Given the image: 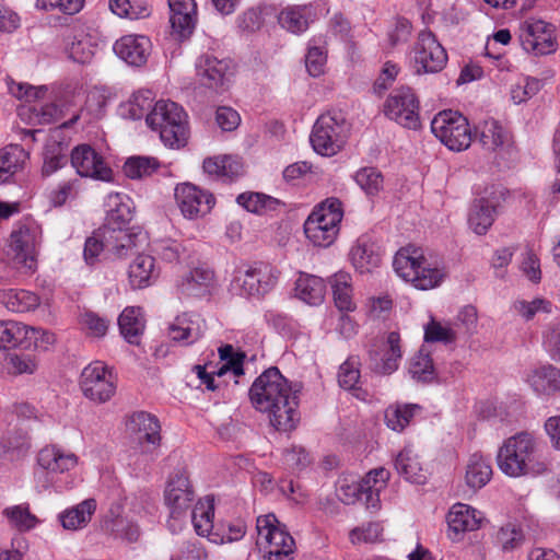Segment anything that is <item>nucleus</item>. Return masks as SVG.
<instances>
[{
    "label": "nucleus",
    "instance_id": "nucleus-1",
    "mask_svg": "<svg viewBox=\"0 0 560 560\" xmlns=\"http://www.w3.org/2000/svg\"><path fill=\"white\" fill-rule=\"evenodd\" d=\"M254 408L268 415L279 431H291L299 422L298 396L278 368L264 371L249 388Z\"/></svg>",
    "mask_w": 560,
    "mask_h": 560
},
{
    "label": "nucleus",
    "instance_id": "nucleus-2",
    "mask_svg": "<svg viewBox=\"0 0 560 560\" xmlns=\"http://www.w3.org/2000/svg\"><path fill=\"white\" fill-rule=\"evenodd\" d=\"M498 466L510 477L541 475L549 470L550 464L542 457L536 439L527 432L506 439L497 455Z\"/></svg>",
    "mask_w": 560,
    "mask_h": 560
},
{
    "label": "nucleus",
    "instance_id": "nucleus-3",
    "mask_svg": "<svg viewBox=\"0 0 560 560\" xmlns=\"http://www.w3.org/2000/svg\"><path fill=\"white\" fill-rule=\"evenodd\" d=\"M393 267L398 277L420 290L433 289L443 281L445 272L429 264L421 247L407 245L394 256Z\"/></svg>",
    "mask_w": 560,
    "mask_h": 560
},
{
    "label": "nucleus",
    "instance_id": "nucleus-4",
    "mask_svg": "<svg viewBox=\"0 0 560 560\" xmlns=\"http://www.w3.org/2000/svg\"><path fill=\"white\" fill-rule=\"evenodd\" d=\"M147 125L160 133L163 143L170 148H180L188 140L187 114L177 103L161 100L147 115Z\"/></svg>",
    "mask_w": 560,
    "mask_h": 560
},
{
    "label": "nucleus",
    "instance_id": "nucleus-5",
    "mask_svg": "<svg viewBox=\"0 0 560 560\" xmlns=\"http://www.w3.org/2000/svg\"><path fill=\"white\" fill-rule=\"evenodd\" d=\"M342 217L340 200L328 198L308 215L304 222V233L315 246L327 247L335 242Z\"/></svg>",
    "mask_w": 560,
    "mask_h": 560
},
{
    "label": "nucleus",
    "instance_id": "nucleus-6",
    "mask_svg": "<svg viewBox=\"0 0 560 560\" xmlns=\"http://www.w3.org/2000/svg\"><path fill=\"white\" fill-rule=\"evenodd\" d=\"M9 90L13 96L25 100V103L18 107V116L22 122L31 126L47 125L58 117L57 105L42 102L47 93L46 86L13 82Z\"/></svg>",
    "mask_w": 560,
    "mask_h": 560
},
{
    "label": "nucleus",
    "instance_id": "nucleus-7",
    "mask_svg": "<svg viewBox=\"0 0 560 560\" xmlns=\"http://www.w3.org/2000/svg\"><path fill=\"white\" fill-rule=\"evenodd\" d=\"M117 381L113 369L96 360L82 370L79 385L86 399L95 404H105L116 394Z\"/></svg>",
    "mask_w": 560,
    "mask_h": 560
},
{
    "label": "nucleus",
    "instance_id": "nucleus-8",
    "mask_svg": "<svg viewBox=\"0 0 560 560\" xmlns=\"http://www.w3.org/2000/svg\"><path fill=\"white\" fill-rule=\"evenodd\" d=\"M138 237L139 234H125L119 230L100 228L85 241L84 259L89 265H93L103 250L117 258H122L137 246Z\"/></svg>",
    "mask_w": 560,
    "mask_h": 560
},
{
    "label": "nucleus",
    "instance_id": "nucleus-9",
    "mask_svg": "<svg viewBox=\"0 0 560 560\" xmlns=\"http://www.w3.org/2000/svg\"><path fill=\"white\" fill-rule=\"evenodd\" d=\"M347 137L346 119L339 113L320 115L310 137L313 149L325 156H332L341 150Z\"/></svg>",
    "mask_w": 560,
    "mask_h": 560
},
{
    "label": "nucleus",
    "instance_id": "nucleus-10",
    "mask_svg": "<svg viewBox=\"0 0 560 560\" xmlns=\"http://www.w3.org/2000/svg\"><path fill=\"white\" fill-rule=\"evenodd\" d=\"M256 528L257 544L268 548L267 560H292L294 539L273 514L258 516Z\"/></svg>",
    "mask_w": 560,
    "mask_h": 560
},
{
    "label": "nucleus",
    "instance_id": "nucleus-11",
    "mask_svg": "<svg viewBox=\"0 0 560 560\" xmlns=\"http://www.w3.org/2000/svg\"><path fill=\"white\" fill-rule=\"evenodd\" d=\"M433 135L450 150L463 151L471 143V129L468 120L460 113L443 110L434 116L431 121Z\"/></svg>",
    "mask_w": 560,
    "mask_h": 560
},
{
    "label": "nucleus",
    "instance_id": "nucleus-12",
    "mask_svg": "<svg viewBox=\"0 0 560 560\" xmlns=\"http://www.w3.org/2000/svg\"><path fill=\"white\" fill-rule=\"evenodd\" d=\"M40 233L36 226L20 225L10 235L8 256L19 270L33 272L36 269L37 245Z\"/></svg>",
    "mask_w": 560,
    "mask_h": 560
},
{
    "label": "nucleus",
    "instance_id": "nucleus-13",
    "mask_svg": "<svg viewBox=\"0 0 560 560\" xmlns=\"http://www.w3.org/2000/svg\"><path fill=\"white\" fill-rule=\"evenodd\" d=\"M412 51L413 69L417 74L436 73L446 66V50L431 31L419 33Z\"/></svg>",
    "mask_w": 560,
    "mask_h": 560
},
{
    "label": "nucleus",
    "instance_id": "nucleus-14",
    "mask_svg": "<svg viewBox=\"0 0 560 560\" xmlns=\"http://www.w3.org/2000/svg\"><path fill=\"white\" fill-rule=\"evenodd\" d=\"M384 114L390 120L409 128L420 127L419 101L408 86L394 90L384 103Z\"/></svg>",
    "mask_w": 560,
    "mask_h": 560
},
{
    "label": "nucleus",
    "instance_id": "nucleus-15",
    "mask_svg": "<svg viewBox=\"0 0 560 560\" xmlns=\"http://www.w3.org/2000/svg\"><path fill=\"white\" fill-rule=\"evenodd\" d=\"M176 205L185 219L203 218L215 205L214 196L190 183L177 184L174 191Z\"/></svg>",
    "mask_w": 560,
    "mask_h": 560
},
{
    "label": "nucleus",
    "instance_id": "nucleus-16",
    "mask_svg": "<svg viewBox=\"0 0 560 560\" xmlns=\"http://www.w3.org/2000/svg\"><path fill=\"white\" fill-rule=\"evenodd\" d=\"M279 278V271L269 264L259 262L235 277L236 285L243 294L262 296L270 292Z\"/></svg>",
    "mask_w": 560,
    "mask_h": 560
},
{
    "label": "nucleus",
    "instance_id": "nucleus-17",
    "mask_svg": "<svg viewBox=\"0 0 560 560\" xmlns=\"http://www.w3.org/2000/svg\"><path fill=\"white\" fill-rule=\"evenodd\" d=\"M518 38L523 49L534 55H548L556 50L552 25L541 20L523 22Z\"/></svg>",
    "mask_w": 560,
    "mask_h": 560
},
{
    "label": "nucleus",
    "instance_id": "nucleus-18",
    "mask_svg": "<svg viewBox=\"0 0 560 560\" xmlns=\"http://www.w3.org/2000/svg\"><path fill=\"white\" fill-rule=\"evenodd\" d=\"M71 164L81 177L110 182L113 171L103 156L89 144H80L71 151Z\"/></svg>",
    "mask_w": 560,
    "mask_h": 560
},
{
    "label": "nucleus",
    "instance_id": "nucleus-19",
    "mask_svg": "<svg viewBox=\"0 0 560 560\" xmlns=\"http://www.w3.org/2000/svg\"><path fill=\"white\" fill-rule=\"evenodd\" d=\"M127 431L142 447L143 453L153 452L161 442L159 419L147 411L133 412L127 420Z\"/></svg>",
    "mask_w": 560,
    "mask_h": 560
},
{
    "label": "nucleus",
    "instance_id": "nucleus-20",
    "mask_svg": "<svg viewBox=\"0 0 560 560\" xmlns=\"http://www.w3.org/2000/svg\"><path fill=\"white\" fill-rule=\"evenodd\" d=\"M195 499V491L184 470L173 474L164 491V500L170 509L171 516L178 518L190 508Z\"/></svg>",
    "mask_w": 560,
    "mask_h": 560
},
{
    "label": "nucleus",
    "instance_id": "nucleus-21",
    "mask_svg": "<svg viewBox=\"0 0 560 560\" xmlns=\"http://www.w3.org/2000/svg\"><path fill=\"white\" fill-rule=\"evenodd\" d=\"M196 71L201 84L215 91L224 90L233 73L230 60L208 54L198 58Z\"/></svg>",
    "mask_w": 560,
    "mask_h": 560
},
{
    "label": "nucleus",
    "instance_id": "nucleus-22",
    "mask_svg": "<svg viewBox=\"0 0 560 560\" xmlns=\"http://www.w3.org/2000/svg\"><path fill=\"white\" fill-rule=\"evenodd\" d=\"M103 530L114 538L136 542L141 534L137 521L129 514H121L120 505H112L102 523Z\"/></svg>",
    "mask_w": 560,
    "mask_h": 560
},
{
    "label": "nucleus",
    "instance_id": "nucleus-23",
    "mask_svg": "<svg viewBox=\"0 0 560 560\" xmlns=\"http://www.w3.org/2000/svg\"><path fill=\"white\" fill-rule=\"evenodd\" d=\"M167 3L173 34L179 39L189 37L197 22L195 0H167Z\"/></svg>",
    "mask_w": 560,
    "mask_h": 560
},
{
    "label": "nucleus",
    "instance_id": "nucleus-24",
    "mask_svg": "<svg viewBox=\"0 0 560 560\" xmlns=\"http://www.w3.org/2000/svg\"><path fill=\"white\" fill-rule=\"evenodd\" d=\"M151 43L145 36L126 35L114 45L115 54L130 66L144 65L150 55Z\"/></svg>",
    "mask_w": 560,
    "mask_h": 560
},
{
    "label": "nucleus",
    "instance_id": "nucleus-25",
    "mask_svg": "<svg viewBox=\"0 0 560 560\" xmlns=\"http://www.w3.org/2000/svg\"><path fill=\"white\" fill-rule=\"evenodd\" d=\"M68 162V143L58 129L51 131L45 142L43 152V176H50Z\"/></svg>",
    "mask_w": 560,
    "mask_h": 560
},
{
    "label": "nucleus",
    "instance_id": "nucleus-26",
    "mask_svg": "<svg viewBox=\"0 0 560 560\" xmlns=\"http://www.w3.org/2000/svg\"><path fill=\"white\" fill-rule=\"evenodd\" d=\"M205 331V322L196 314L178 315L168 326V336L173 341L189 346L198 341Z\"/></svg>",
    "mask_w": 560,
    "mask_h": 560
},
{
    "label": "nucleus",
    "instance_id": "nucleus-27",
    "mask_svg": "<svg viewBox=\"0 0 560 560\" xmlns=\"http://www.w3.org/2000/svg\"><path fill=\"white\" fill-rule=\"evenodd\" d=\"M350 259L355 270L360 273L372 272L381 265V248L369 236L363 235L351 247Z\"/></svg>",
    "mask_w": 560,
    "mask_h": 560
},
{
    "label": "nucleus",
    "instance_id": "nucleus-28",
    "mask_svg": "<svg viewBox=\"0 0 560 560\" xmlns=\"http://www.w3.org/2000/svg\"><path fill=\"white\" fill-rule=\"evenodd\" d=\"M317 18L316 10L311 4L290 5L279 14V23L293 34L304 33Z\"/></svg>",
    "mask_w": 560,
    "mask_h": 560
},
{
    "label": "nucleus",
    "instance_id": "nucleus-29",
    "mask_svg": "<svg viewBox=\"0 0 560 560\" xmlns=\"http://www.w3.org/2000/svg\"><path fill=\"white\" fill-rule=\"evenodd\" d=\"M108 207L109 209L107 211L105 223L102 228H108L115 231L119 230L125 234H133L127 228L132 219L129 198L121 194L109 196Z\"/></svg>",
    "mask_w": 560,
    "mask_h": 560
},
{
    "label": "nucleus",
    "instance_id": "nucleus-30",
    "mask_svg": "<svg viewBox=\"0 0 560 560\" xmlns=\"http://www.w3.org/2000/svg\"><path fill=\"white\" fill-rule=\"evenodd\" d=\"M481 520V512L463 503L454 504L447 514L448 529L456 535L478 529Z\"/></svg>",
    "mask_w": 560,
    "mask_h": 560
},
{
    "label": "nucleus",
    "instance_id": "nucleus-31",
    "mask_svg": "<svg viewBox=\"0 0 560 560\" xmlns=\"http://www.w3.org/2000/svg\"><path fill=\"white\" fill-rule=\"evenodd\" d=\"M390 472L383 468H375L361 480L362 491L359 501H364L368 509L380 508V492L386 487Z\"/></svg>",
    "mask_w": 560,
    "mask_h": 560
},
{
    "label": "nucleus",
    "instance_id": "nucleus-32",
    "mask_svg": "<svg viewBox=\"0 0 560 560\" xmlns=\"http://www.w3.org/2000/svg\"><path fill=\"white\" fill-rule=\"evenodd\" d=\"M128 277L133 289L151 285L159 277L155 259L150 255H138L129 265Z\"/></svg>",
    "mask_w": 560,
    "mask_h": 560
},
{
    "label": "nucleus",
    "instance_id": "nucleus-33",
    "mask_svg": "<svg viewBox=\"0 0 560 560\" xmlns=\"http://www.w3.org/2000/svg\"><path fill=\"white\" fill-rule=\"evenodd\" d=\"M497 214V202L489 198H478L474 201L468 222L474 232L483 235L493 224Z\"/></svg>",
    "mask_w": 560,
    "mask_h": 560
},
{
    "label": "nucleus",
    "instance_id": "nucleus-34",
    "mask_svg": "<svg viewBox=\"0 0 560 560\" xmlns=\"http://www.w3.org/2000/svg\"><path fill=\"white\" fill-rule=\"evenodd\" d=\"M37 462L46 470L65 472L77 466L78 457L56 446H45L39 451Z\"/></svg>",
    "mask_w": 560,
    "mask_h": 560
},
{
    "label": "nucleus",
    "instance_id": "nucleus-35",
    "mask_svg": "<svg viewBox=\"0 0 560 560\" xmlns=\"http://www.w3.org/2000/svg\"><path fill=\"white\" fill-rule=\"evenodd\" d=\"M121 336L131 345H138L145 327L142 308L139 306L126 307L118 317Z\"/></svg>",
    "mask_w": 560,
    "mask_h": 560
},
{
    "label": "nucleus",
    "instance_id": "nucleus-36",
    "mask_svg": "<svg viewBox=\"0 0 560 560\" xmlns=\"http://www.w3.org/2000/svg\"><path fill=\"white\" fill-rule=\"evenodd\" d=\"M96 511V501L86 499L59 514V521L65 529L78 530L84 528Z\"/></svg>",
    "mask_w": 560,
    "mask_h": 560
},
{
    "label": "nucleus",
    "instance_id": "nucleus-37",
    "mask_svg": "<svg viewBox=\"0 0 560 560\" xmlns=\"http://www.w3.org/2000/svg\"><path fill=\"white\" fill-rule=\"evenodd\" d=\"M28 159V152L20 144L0 150V184L8 182Z\"/></svg>",
    "mask_w": 560,
    "mask_h": 560
},
{
    "label": "nucleus",
    "instance_id": "nucleus-38",
    "mask_svg": "<svg viewBox=\"0 0 560 560\" xmlns=\"http://www.w3.org/2000/svg\"><path fill=\"white\" fill-rule=\"evenodd\" d=\"M325 283L322 278L301 273L295 282V294L310 305H318L324 301Z\"/></svg>",
    "mask_w": 560,
    "mask_h": 560
},
{
    "label": "nucleus",
    "instance_id": "nucleus-39",
    "mask_svg": "<svg viewBox=\"0 0 560 560\" xmlns=\"http://www.w3.org/2000/svg\"><path fill=\"white\" fill-rule=\"evenodd\" d=\"M492 477V467L488 459L480 454H472L467 463L465 481L466 485L474 489H481Z\"/></svg>",
    "mask_w": 560,
    "mask_h": 560
},
{
    "label": "nucleus",
    "instance_id": "nucleus-40",
    "mask_svg": "<svg viewBox=\"0 0 560 560\" xmlns=\"http://www.w3.org/2000/svg\"><path fill=\"white\" fill-rule=\"evenodd\" d=\"M479 142L487 151L494 152L509 143V135L494 119L485 120L478 128Z\"/></svg>",
    "mask_w": 560,
    "mask_h": 560
},
{
    "label": "nucleus",
    "instance_id": "nucleus-41",
    "mask_svg": "<svg viewBox=\"0 0 560 560\" xmlns=\"http://www.w3.org/2000/svg\"><path fill=\"white\" fill-rule=\"evenodd\" d=\"M422 410L418 404H395L385 410L386 425L393 431H402L411 421V419Z\"/></svg>",
    "mask_w": 560,
    "mask_h": 560
},
{
    "label": "nucleus",
    "instance_id": "nucleus-42",
    "mask_svg": "<svg viewBox=\"0 0 560 560\" xmlns=\"http://www.w3.org/2000/svg\"><path fill=\"white\" fill-rule=\"evenodd\" d=\"M214 500L207 495L200 499L192 509L191 522L199 536L210 535L213 528Z\"/></svg>",
    "mask_w": 560,
    "mask_h": 560
},
{
    "label": "nucleus",
    "instance_id": "nucleus-43",
    "mask_svg": "<svg viewBox=\"0 0 560 560\" xmlns=\"http://www.w3.org/2000/svg\"><path fill=\"white\" fill-rule=\"evenodd\" d=\"M395 468L408 481L422 483L425 480L423 468L411 448H404L396 457Z\"/></svg>",
    "mask_w": 560,
    "mask_h": 560
},
{
    "label": "nucleus",
    "instance_id": "nucleus-44",
    "mask_svg": "<svg viewBox=\"0 0 560 560\" xmlns=\"http://www.w3.org/2000/svg\"><path fill=\"white\" fill-rule=\"evenodd\" d=\"M528 383L538 394H551L560 389V370L552 366H541L528 376Z\"/></svg>",
    "mask_w": 560,
    "mask_h": 560
},
{
    "label": "nucleus",
    "instance_id": "nucleus-45",
    "mask_svg": "<svg viewBox=\"0 0 560 560\" xmlns=\"http://www.w3.org/2000/svg\"><path fill=\"white\" fill-rule=\"evenodd\" d=\"M213 280V272L203 269L196 268L190 270L180 281L178 288L185 295H201L203 294Z\"/></svg>",
    "mask_w": 560,
    "mask_h": 560
},
{
    "label": "nucleus",
    "instance_id": "nucleus-46",
    "mask_svg": "<svg viewBox=\"0 0 560 560\" xmlns=\"http://www.w3.org/2000/svg\"><path fill=\"white\" fill-rule=\"evenodd\" d=\"M401 358L400 336L398 332L392 331L387 336L386 349L381 363L376 366V371L384 375L394 373L398 369Z\"/></svg>",
    "mask_w": 560,
    "mask_h": 560
},
{
    "label": "nucleus",
    "instance_id": "nucleus-47",
    "mask_svg": "<svg viewBox=\"0 0 560 560\" xmlns=\"http://www.w3.org/2000/svg\"><path fill=\"white\" fill-rule=\"evenodd\" d=\"M153 94L150 90L139 91L132 97L119 107L120 115L133 120L147 117L152 109Z\"/></svg>",
    "mask_w": 560,
    "mask_h": 560
},
{
    "label": "nucleus",
    "instance_id": "nucleus-48",
    "mask_svg": "<svg viewBox=\"0 0 560 560\" xmlns=\"http://www.w3.org/2000/svg\"><path fill=\"white\" fill-rule=\"evenodd\" d=\"M330 283L335 305L342 312L352 311L354 304L352 302L351 277L346 272H339L331 278Z\"/></svg>",
    "mask_w": 560,
    "mask_h": 560
},
{
    "label": "nucleus",
    "instance_id": "nucleus-49",
    "mask_svg": "<svg viewBox=\"0 0 560 560\" xmlns=\"http://www.w3.org/2000/svg\"><path fill=\"white\" fill-rule=\"evenodd\" d=\"M2 514L9 524L20 532L31 530L38 523V518L31 512L28 503L5 508Z\"/></svg>",
    "mask_w": 560,
    "mask_h": 560
},
{
    "label": "nucleus",
    "instance_id": "nucleus-50",
    "mask_svg": "<svg viewBox=\"0 0 560 560\" xmlns=\"http://www.w3.org/2000/svg\"><path fill=\"white\" fill-rule=\"evenodd\" d=\"M3 304L9 311L24 313L35 310L39 305V299L33 292L10 289L3 294Z\"/></svg>",
    "mask_w": 560,
    "mask_h": 560
},
{
    "label": "nucleus",
    "instance_id": "nucleus-51",
    "mask_svg": "<svg viewBox=\"0 0 560 560\" xmlns=\"http://www.w3.org/2000/svg\"><path fill=\"white\" fill-rule=\"evenodd\" d=\"M96 45L92 37L84 33L75 34L67 46L69 58L79 63L89 62L94 56Z\"/></svg>",
    "mask_w": 560,
    "mask_h": 560
},
{
    "label": "nucleus",
    "instance_id": "nucleus-52",
    "mask_svg": "<svg viewBox=\"0 0 560 560\" xmlns=\"http://www.w3.org/2000/svg\"><path fill=\"white\" fill-rule=\"evenodd\" d=\"M203 171L219 178L232 179L240 174V163L231 156L208 158L202 164Z\"/></svg>",
    "mask_w": 560,
    "mask_h": 560
},
{
    "label": "nucleus",
    "instance_id": "nucleus-53",
    "mask_svg": "<svg viewBox=\"0 0 560 560\" xmlns=\"http://www.w3.org/2000/svg\"><path fill=\"white\" fill-rule=\"evenodd\" d=\"M361 361L358 355H350L340 366L338 371L339 386L346 390L357 392L360 389L359 382Z\"/></svg>",
    "mask_w": 560,
    "mask_h": 560
},
{
    "label": "nucleus",
    "instance_id": "nucleus-54",
    "mask_svg": "<svg viewBox=\"0 0 560 560\" xmlns=\"http://www.w3.org/2000/svg\"><path fill=\"white\" fill-rule=\"evenodd\" d=\"M160 167V162L150 156H131L124 164V173L131 179H140L152 175Z\"/></svg>",
    "mask_w": 560,
    "mask_h": 560
},
{
    "label": "nucleus",
    "instance_id": "nucleus-55",
    "mask_svg": "<svg viewBox=\"0 0 560 560\" xmlns=\"http://www.w3.org/2000/svg\"><path fill=\"white\" fill-rule=\"evenodd\" d=\"M236 201L247 211L257 214L275 210L279 203L277 199L260 192H243L237 196Z\"/></svg>",
    "mask_w": 560,
    "mask_h": 560
},
{
    "label": "nucleus",
    "instance_id": "nucleus-56",
    "mask_svg": "<svg viewBox=\"0 0 560 560\" xmlns=\"http://www.w3.org/2000/svg\"><path fill=\"white\" fill-rule=\"evenodd\" d=\"M28 336V327L14 320L0 322V349L14 348Z\"/></svg>",
    "mask_w": 560,
    "mask_h": 560
},
{
    "label": "nucleus",
    "instance_id": "nucleus-57",
    "mask_svg": "<svg viewBox=\"0 0 560 560\" xmlns=\"http://www.w3.org/2000/svg\"><path fill=\"white\" fill-rule=\"evenodd\" d=\"M409 374L413 380L421 383H430L435 378V369L429 353L420 350L411 359Z\"/></svg>",
    "mask_w": 560,
    "mask_h": 560
},
{
    "label": "nucleus",
    "instance_id": "nucleus-58",
    "mask_svg": "<svg viewBox=\"0 0 560 560\" xmlns=\"http://www.w3.org/2000/svg\"><path fill=\"white\" fill-rule=\"evenodd\" d=\"M355 183L368 196H376L383 189V175L375 167H363L354 175Z\"/></svg>",
    "mask_w": 560,
    "mask_h": 560
},
{
    "label": "nucleus",
    "instance_id": "nucleus-59",
    "mask_svg": "<svg viewBox=\"0 0 560 560\" xmlns=\"http://www.w3.org/2000/svg\"><path fill=\"white\" fill-rule=\"evenodd\" d=\"M524 540L522 529L515 524H506L502 526L495 534V544L503 551H512L518 548Z\"/></svg>",
    "mask_w": 560,
    "mask_h": 560
},
{
    "label": "nucleus",
    "instance_id": "nucleus-60",
    "mask_svg": "<svg viewBox=\"0 0 560 560\" xmlns=\"http://www.w3.org/2000/svg\"><path fill=\"white\" fill-rule=\"evenodd\" d=\"M513 307L526 320H530L538 312L551 313L552 303L545 299H535L532 302L516 301Z\"/></svg>",
    "mask_w": 560,
    "mask_h": 560
},
{
    "label": "nucleus",
    "instance_id": "nucleus-61",
    "mask_svg": "<svg viewBox=\"0 0 560 560\" xmlns=\"http://www.w3.org/2000/svg\"><path fill=\"white\" fill-rule=\"evenodd\" d=\"M455 331L446 326H442L439 322L432 319L424 328V340L427 342H444L455 341Z\"/></svg>",
    "mask_w": 560,
    "mask_h": 560
},
{
    "label": "nucleus",
    "instance_id": "nucleus-62",
    "mask_svg": "<svg viewBox=\"0 0 560 560\" xmlns=\"http://www.w3.org/2000/svg\"><path fill=\"white\" fill-rule=\"evenodd\" d=\"M312 459L306 450L302 446H292L283 453L284 465L295 471L306 468L311 464Z\"/></svg>",
    "mask_w": 560,
    "mask_h": 560
},
{
    "label": "nucleus",
    "instance_id": "nucleus-63",
    "mask_svg": "<svg viewBox=\"0 0 560 560\" xmlns=\"http://www.w3.org/2000/svg\"><path fill=\"white\" fill-rule=\"evenodd\" d=\"M540 90V81L535 78H525L523 83H517L511 89V98L515 104H521L533 97Z\"/></svg>",
    "mask_w": 560,
    "mask_h": 560
},
{
    "label": "nucleus",
    "instance_id": "nucleus-64",
    "mask_svg": "<svg viewBox=\"0 0 560 560\" xmlns=\"http://www.w3.org/2000/svg\"><path fill=\"white\" fill-rule=\"evenodd\" d=\"M326 52L318 46H310L305 56V66L312 77H318L324 72Z\"/></svg>",
    "mask_w": 560,
    "mask_h": 560
}]
</instances>
